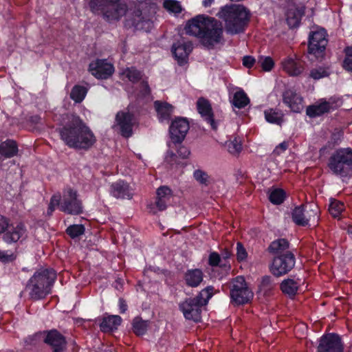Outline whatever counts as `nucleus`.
I'll use <instances>...</instances> for the list:
<instances>
[{
  "mask_svg": "<svg viewBox=\"0 0 352 352\" xmlns=\"http://www.w3.org/2000/svg\"><path fill=\"white\" fill-rule=\"evenodd\" d=\"M300 285V280L298 278H288L283 280L280 285L281 292L290 298L296 296Z\"/></svg>",
  "mask_w": 352,
  "mask_h": 352,
  "instance_id": "28",
  "label": "nucleus"
},
{
  "mask_svg": "<svg viewBox=\"0 0 352 352\" xmlns=\"http://www.w3.org/2000/svg\"><path fill=\"white\" fill-rule=\"evenodd\" d=\"M286 198V192L282 188H276L273 190L270 195L269 200L275 205H280L284 202Z\"/></svg>",
  "mask_w": 352,
  "mask_h": 352,
  "instance_id": "41",
  "label": "nucleus"
},
{
  "mask_svg": "<svg viewBox=\"0 0 352 352\" xmlns=\"http://www.w3.org/2000/svg\"><path fill=\"white\" fill-rule=\"evenodd\" d=\"M213 286H208L194 298H188L179 305L186 320L199 322L201 319V307L208 304L213 295Z\"/></svg>",
  "mask_w": 352,
  "mask_h": 352,
  "instance_id": "4",
  "label": "nucleus"
},
{
  "mask_svg": "<svg viewBox=\"0 0 352 352\" xmlns=\"http://www.w3.org/2000/svg\"><path fill=\"white\" fill-rule=\"evenodd\" d=\"M327 167L335 175L341 177L352 176V148L337 149L329 158Z\"/></svg>",
  "mask_w": 352,
  "mask_h": 352,
  "instance_id": "6",
  "label": "nucleus"
},
{
  "mask_svg": "<svg viewBox=\"0 0 352 352\" xmlns=\"http://www.w3.org/2000/svg\"><path fill=\"white\" fill-rule=\"evenodd\" d=\"M283 68L289 76H297L302 73L305 65L300 60L288 58L283 63Z\"/></svg>",
  "mask_w": 352,
  "mask_h": 352,
  "instance_id": "32",
  "label": "nucleus"
},
{
  "mask_svg": "<svg viewBox=\"0 0 352 352\" xmlns=\"http://www.w3.org/2000/svg\"><path fill=\"white\" fill-rule=\"evenodd\" d=\"M157 6L151 0H140L135 10L124 21V27L134 31L149 32L154 25L153 18Z\"/></svg>",
  "mask_w": 352,
  "mask_h": 352,
  "instance_id": "3",
  "label": "nucleus"
},
{
  "mask_svg": "<svg viewBox=\"0 0 352 352\" xmlns=\"http://www.w3.org/2000/svg\"><path fill=\"white\" fill-rule=\"evenodd\" d=\"M43 336V341L49 345L52 352H64L67 348L65 337L56 329L44 331L41 333Z\"/></svg>",
  "mask_w": 352,
  "mask_h": 352,
  "instance_id": "17",
  "label": "nucleus"
},
{
  "mask_svg": "<svg viewBox=\"0 0 352 352\" xmlns=\"http://www.w3.org/2000/svg\"><path fill=\"white\" fill-rule=\"evenodd\" d=\"M318 208L314 204H301L292 211V220H315L318 217Z\"/></svg>",
  "mask_w": 352,
  "mask_h": 352,
  "instance_id": "22",
  "label": "nucleus"
},
{
  "mask_svg": "<svg viewBox=\"0 0 352 352\" xmlns=\"http://www.w3.org/2000/svg\"><path fill=\"white\" fill-rule=\"evenodd\" d=\"M154 107L160 122L168 121L173 112V106L166 102L156 100L154 102Z\"/></svg>",
  "mask_w": 352,
  "mask_h": 352,
  "instance_id": "29",
  "label": "nucleus"
},
{
  "mask_svg": "<svg viewBox=\"0 0 352 352\" xmlns=\"http://www.w3.org/2000/svg\"><path fill=\"white\" fill-rule=\"evenodd\" d=\"M89 72L98 79H107L114 72V67L105 59H96L89 65Z\"/></svg>",
  "mask_w": 352,
  "mask_h": 352,
  "instance_id": "18",
  "label": "nucleus"
},
{
  "mask_svg": "<svg viewBox=\"0 0 352 352\" xmlns=\"http://www.w3.org/2000/svg\"><path fill=\"white\" fill-rule=\"evenodd\" d=\"M295 265V256L290 252L280 254L273 259L270 267L272 274L279 277L287 274Z\"/></svg>",
  "mask_w": 352,
  "mask_h": 352,
  "instance_id": "11",
  "label": "nucleus"
},
{
  "mask_svg": "<svg viewBox=\"0 0 352 352\" xmlns=\"http://www.w3.org/2000/svg\"><path fill=\"white\" fill-rule=\"evenodd\" d=\"M283 102L294 113H300L302 109L303 98L294 88H287L283 92Z\"/></svg>",
  "mask_w": 352,
  "mask_h": 352,
  "instance_id": "19",
  "label": "nucleus"
},
{
  "mask_svg": "<svg viewBox=\"0 0 352 352\" xmlns=\"http://www.w3.org/2000/svg\"><path fill=\"white\" fill-rule=\"evenodd\" d=\"M197 109L204 120L210 125L212 129L217 130L219 124L214 118V113L210 101L205 98H199L197 101Z\"/></svg>",
  "mask_w": 352,
  "mask_h": 352,
  "instance_id": "20",
  "label": "nucleus"
},
{
  "mask_svg": "<svg viewBox=\"0 0 352 352\" xmlns=\"http://www.w3.org/2000/svg\"><path fill=\"white\" fill-rule=\"evenodd\" d=\"M204 280L203 272L199 269L188 270L184 274V280L188 287H197Z\"/></svg>",
  "mask_w": 352,
  "mask_h": 352,
  "instance_id": "31",
  "label": "nucleus"
},
{
  "mask_svg": "<svg viewBox=\"0 0 352 352\" xmlns=\"http://www.w3.org/2000/svg\"><path fill=\"white\" fill-rule=\"evenodd\" d=\"M60 196L59 195H54L53 196H52L47 210V215H52L56 207H58L60 208Z\"/></svg>",
  "mask_w": 352,
  "mask_h": 352,
  "instance_id": "49",
  "label": "nucleus"
},
{
  "mask_svg": "<svg viewBox=\"0 0 352 352\" xmlns=\"http://www.w3.org/2000/svg\"><path fill=\"white\" fill-rule=\"evenodd\" d=\"M190 129L186 118L178 117L175 118L169 126V135L171 141L175 144L183 142Z\"/></svg>",
  "mask_w": 352,
  "mask_h": 352,
  "instance_id": "16",
  "label": "nucleus"
},
{
  "mask_svg": "<svg viewBox=\"0 0 352 352\" xmlns=\"http://www.w3.org/2000/svg\"><path fill=\"white\" fill-rule=\"evenodd\" d=\"M16 259V255L12 251L0 250V262L6 263L12 262Z\"/></svg>",
  "mask_w": 352,
  "mask_h": 352,
  "instance_id": "50",
  "label": "nucleus"
},
{
  "mask_svg": "<svg viewBox=\"0 0 352 352\" xmlns=\"http://www.w3.org/2000/svg\"><path fill=\"white\" fill-rule=\"evenodd\" d=\"M19 148L16 142L7 139L0 144V155L4 158H12L18 154Z\"/></svg>",
  "mask_w": 352,
  "mask_h": 352,
  "instance_id": "30",
  "label": "nucleus"
},
{
  "mask_svg": "<svg viewBox=\"0 0 352 352\" xmlns=\"http://www.w3.org/2000/svg\"><path fill=\"white\" fill-rule=\"evenodd\" d=\"M116 122L119 127L120 135L129 138L133 135V128L135 124V115L133 112L119 111L116 115Z\"/></svg>",
  "mask_w": 352,
  "mask_h": 352,
  "instance_id": "15",
  "label": "nucleus"
},
{
  "mask_svg": "<svg viewBox=\"0 0 352 352\" xmlns=\"http://www.w3.org/2000/svg\"><path fill=\"white\" fill-rule=\"evenodd\" d=\"M250 102V100L247 94L241 88H238L237 91L234 94L232 104L239 109L245 108Z\"/></svg>",
  "mask_w": 352,
  "mask_h": 352,
  "instance_id": "35",
  "label": "nucleus"
},
{
  "mask_svg": "<svg viewBox=\"0 0 352 352\" xmlns=\"http://www.w3.org/2000/svg\"><path fill=\"white\" fill-rule=\"evenodd\" d=\"M260 287L265 294L270 292L274 287V283L272 278L269 276L263 277Z\"/></svg>",
  "mask_w": 352,
  "mask_h": 352,
  "instance_id": "48",
  "label": "nucleus"
},
{
  "mask_svg": "<svg viewBox=\"0 0 352 352\" xmlns=\"http://www.w3.org/2000/svg\"><path fill=\"white\" fill-rule=\"evenodd\" d=\"M248 253L243 246L242 243L238 242L236 243V258L239 261H242L246 259Z\"/></svg>",
  "mask_w": 352,
  "mask_h": 352,
  "instance_id": "52",
  "label": "nucleus"
},
{
  "mask_svg": "<svg viewBox=\"0 0 352 352\" xmlns=\"http://www.w3.org/2000/svg\"><path fill=\"white\" fill-rule=\"evenodd\" d=\"M343 137V133L341 131L333 132L331 136V141L333 145H338L340 143Z\"/></svg>",
  "mask_w": 352,
  "mask_h": 352,
  "instance_id": "56",
  "label": "nucleus"
},
{
  "mask_svg": "<svg viewBox=\"0 0 352 352\" xmlns=\"http://www.w3.org/2000/svg\"><path fill=\"white\" fill-rule=\"evenodd\" d=\"M60 210L69 214L78 215L83 212L82 201L78 199L77 191L69 188L63 200H60Z\"/></svg>",
  "mask_w": 352,
  "mask_h": 352,
  "instance_id": "12",
  "label": "nucleus"
},
{
  "mask_svg": "<svg viewBox=\"0 0 352 352\" xmlns=\"http://www.w3.org/2000/svg\"><path fill=\"white\" fill-rule=\"evenodd\" d=\"M56 131L60 139L70 148L88 151L97 141L89 126L75 113L63 115L60 126Z\"/></svg>",
  "mask_w": 352,
  "mask_h": 352,
  "instance_id": "1",
  "label": "nucleus"
},
{
  "mask_svg": "<svg viewBox=\"0 0 352 352\" xmlns=\"http://www.w3.org/2000/svg\"><path fill=\"white\" fill-rule=\"evenodd\" d=\"M342 229L346 230L348 234L352 237V223H345L344 226H341Z\"/></svg>",
  "mask_w": 352,
  "mask_h": 352,
  "instance_id": "61",
  "label": "nucleus"
},
{
  "mask_svg": "<svg viewBox=\"0 0 352 352\" xmlns=\"http://www.w3.org/2000/svg\"><path fill=\"white\" fill-rule=\"evenodd\" d=\"M88 89L87 87L80 85H74L70 92V98L76 103H80L85 99Z\"/></svg>",
  "mask_w": 352,
  "mask_h": 352,
  "instance_id": "37",
  "label": "nucleus"
},
{
  "mask_svg": "<svg viewBox=\"0 0 352 352\" xmlns=\"http://www.w3.org/2000/svg\"><path fill=\"white\" fill-rule=\"evenodd\" d=\"M163 7L170 13L175 14H180L182 12V7L179 1L177 0H164Z\"/></svg>",
  "mask_w": 352,
  "mask_h": 352,
  "instance_id": "42",
  "label": "nucleus"
},
{
  "mask_svg": "<svg viewBox=\"0 0 352 352\" xmlns=\"http://www.w3.org/2000/svg\"><path fill=\"white\" fill-rule=\"evenodd\" d=\"M140 93L142 96L147 97L150 96L151 93V88L149 87L148 82L146 80H143L140 82Z\"/></svg>",
  "mask_w": 352,
  "mask_h": 352,
  "instance_id": "54",
  "label": "nucleus"
},
{
  "mask_svg": "<svg viewBox=\"0 0 352 352\" xmlns=\"http://www.w3.org/2000/svg\"><path fill=\"white\" fill-rule=\"evenodd\" d=\"M298 226L305 227L308 225L309 221H295Z\"/></svg>",
  "mask_w": 352,
  "mask_h": 352,
  "instance_id": "63",
  "label": "nucleus"
},
{
  "mask_svg": "<svg viewBox=\"0 0 352 352\" xmlns=\"http://www.w3.org/2000/svg\"><path fill=\"white\" fill-rule=\"evenodd\" d=\"M305 14V6H294L289 8L285 14L286 22L290 28L300 25L301 19Z\"/></svg>",
  "mask_w": 352,
  "mask_h": 352,
  "instance_id": "25",
  "label": "nucleus"
},
{
  "mask_svg": "<svg viewBox=\"0 0 352 352\" xmlns=\"http://www.w3.org/2000/svg\"><path fill=\"white\" fill-rule=\"evenodd\" d=\"M317 352H344L341 338L336 333H327L319 340Z\"/></svg>",
  "mask_w": 352,
  "mask_h": 352,
  "instance_id": "14",
  "label": "nucleus"
},
{
  "mask_svg": "<svg viewBox=\"0 0 352 352\" xmlns=\"http://www.w3.org/2000/svg\"><path fill=\"white\" fill-rule=\"evenodd\" d=\"M208 17V16L199 14L188 20L184 28L186 34L194 36L199 38Z\"/></svg>",
  "mask_w": 352,
  "mask_h": 352,
  "instance_id": "23",
  "label": "nucleus"
},
{
  "mask_svg": "<svg viewBox=\"0 0 352 352\" xmlns=\"http://www.w3.org/2000/svg\"><path fill=\"white\" fill-rule=\"evenodd\" d=\"M344 210V204L342 201L331 199L329 206V212L333 218H336L341 214Z\"/></svg>",
  "mask_w": 352,
  "mask_h": 352,
  "instance_id": "39",
  "label": "nucleus"
},
{
  "mask_svg": "<svg viewBox=\"0 0 352 352\" xmlns=\"http://www.w3.org/2000/svg\"><path fill=\"white\" fill-rule=\"evenodd\" d=\"M328 34L324 28L311 31L308 37L307 52L316 59H322L326 54Z\"/></svg>",
  "mask_w": 352,
  "mask_h": 352,
  "instance_id": "10",
  "label": "nucleus"
},
{
  "mask_svg": "<svg viewBox=\"0 0 352 352\" xmlns=\"http://www.w3.org/2000/svg\"><path fill=\"white\" fill-rule=\"evenodd\" d=\"M85 227L82 224H74L69 226L67 230L66 233L72 239L76 238L85 232Z\"/></svg>",
  "mask_w": 352,
  "mask_h": 352,
  "instance_id": "46",
  "label": "nucleus"
},
{
  "mask_svg": "<svg viewBox=\"0 0 352 352\" xmlns=\"http://www.w3.org/2000/svg\"><path fill=\"white\" fill-rule=\"evenodd\" d=\"M243 65L248 68L250 69L253 67L254 64L256 63V59L252 56H245L242 60Z\"/></svg>",
  "mask_w": 352,
  "mask_h": 352,
  "instance_id": "55",
  "label": "nucleus"
},
{
  "mask_svg": "<svg viewBox=\"0 0 352 352\" xmlns=\"http://www.w3.org/2000/svg\"><path fill=\"white\" fill-rule=\"evenodd\" d=\"M217 16L225 21L226 32L232 35L244 32L250 20V10L243 5L221 7Z\"/></svg>",
  "mask_w": 352,
  "mask_h": 352,
  "instance_id": "2",
  "label": "nucleus"
},
{
  "mask_svg": "<svg viewBox=\"0 0 352 352\" xmlns=\"http://www.w3.org/2000/svg\"><path fill=\"white\" fill-rule=\"evenodd\" d=\"M111 194L117 199H128L133 197L129 184L124 180L119 179L111 184Z\"/></svg>",
  "mask_w": 352,
  "mask_h": 352,
  "instance_id": "24",
  "label": "nucleus"
},
{
  "mask_svg": "<svg viewBox=\"0 0 352 352\" xmlns=\"http://www.w3.org/2000/svg\"><path fill=\"white\" fill-rule=\"evenodd\" d=\"M56 278V273L52 269H45L34 273L28 286L30 296L34 300L45 298L51 292V287Z\"/></svg>",
  "mask_w": 352,
  "mask_h": 352,
  "instance_id": "5",
  "label": "nucleus"
},
{
  "mask_svg": "<svg viewBox=\"0 0 352 352\" xmlns=\"http://www.w3.org/2000/svg\"><path fill=\"white\" fill-rule=\"evenodd\" d=\"M122 318L119 316H109L103 318L100 323V329L103 332H111L118 329L120 325Z\"/></svg>",
  "mask_w": 352,
  "mask_h": 352,
  "instance_id": "33",
  "label": "nucleus"
},
{
  "mask_svg": "<svg viewBox=\"0 0 352 352\" xmlns=\"http://www.w3.org/2000/svg\"><path fill=\"white\" fill-rule=\"evenodd\" d=\"M214 2V0H203L202 5L204 7H210Z\"/></svg>",
  "mask_w": 352,
  "mask_h": 352,
  "instance_id": "62",
  "label": "nucleus"
},
{
  "mask_svg": "<svg viewBox=\"0 0 352 352\" xmlns=\"http://www.w3.org/2000/svg\"><path fill=\"white\" fill-rule=\"evenodd\" d=\"M327 149V146H322L320 151H319V153H320V155H324L325 153V151Z\"/></svg>",
  "mask_w": 352,
  "mask_h": 352,
  "instance_id": "64",
  "label": "nucleus"
},
{
  "mask_svg": "<svg viewBox=\"0 0 352 352\" xmlns=\"http://www.w3.org/2000/svg\"><path fill=\"white\" fill-rule=\"evenodd\" d=\"M89 6L92 12H101L109 22L118 21L127 11L126 4L120 0H90Z\"/></svg>",
  "mask_w": 352,
  "mask_h": 352,
  "instance_id": "7",
  "label": "nucleus"
},
{
  "mask_svg": "<svg viewBox=\"0 0 352 352\" xmlns=\"http://www.w3.org/2000/svg\"><path fill=\"white\" fill-rule=\"evenodd\" d=\"M221 262L220 255L217 252H212L209 255L208 264L212 267H216L219 265Z\"/></svg>",
  "mask_w": 352,
  "mask_h": 352,
  "instance_id": "53",
  "label": "nucleus"
},
{
  "mask_svg": "<svg viewBox=\"0 0 352 352\" xmlns=\"http://www.w3.org/2000/svg\"><path fill=\"white\" fill-rule=\"evenodd\" d=\"M331 74L329 67L319 66L311 69L309 77L314 80H320L328 77Z\"/></svg>",
  "mask_w": 352,
  "mask_h": 352,
  "instance_id": "40",
  "label": "nucleus"
},
{
  "mask_svg": "<svg viewBox=\"0 0 352 352\" xmlns=\"http://www.w3.org/2000/svg\"><path fill=\"white\" fill-rule=\"evenodd\" d=\"M343 52L344 57L342 62V67L345 71L352 72V47H346Z\"/></svg>",
  "mask_w": 352,
  "mask_h": 352,
  "instance_id": "43",
  "label": "nucleus"
},
{
  "mask_svg": "<svg viewBox=\"0 0 352 352\" xmlns=\"http://www.w3.org/2000/svg\"><path fill=\"white\" fill-rule=\"evenodd\" d=\"M149 322L144 320L142 318L137 316L132 322V329L133 333L140 336L146 333L148 327Z\"/></svg>",
  "mask_w": 352,
  "mask_h": 352,
  "instance_id": "36",
  "label": "nucleus"
},
{
  "mask_svg": "<svg viewBox=\"0 0 352 352\" xmlns=\"http://www.w3.org/2000/svg\"><path fill=\"white\" fill-rule=\"evenodd\" d=\"M199 39L205 47L213 49L223 39V30L221 23L213 17H208Z\"/></svg>",
  "mask_w": 352,
  "mask_h": 352,
  "instance_id": "9",
  "label": "nucleus"
},
{
  "mask_svg": "<svg viewBox=\"0 0 352 352\" xmlns=\"http://www.w3.org/2000/svg\"><path fill=\"white\" fill-rule=\"evenodd\" d=\"M242 151V144L236 138L228 144V151L231 154H239Z\"/></svg>",
  "mask_w": 352,
  "mask_h": 352,
  "instance_id": "51",
  "label": "nucleus"
},
{
  "mask_svg": "<svg viewBox=\"0 0 352 352\" xmlns=\"http://www.w3.org/2000/svg\"><path fill=\"white\" fill-rule=\"evenodd\" d=\"M265 120L273 124L281 126L284 122V114L281 110L277 109H268L264 111Z\"/></svg>",
  "mask_w": 352,
  "mask_h": 352,
  "instance_id": "34",
  "label": "nucleus"
},
{
  "mask_svg": "<svg viewBox=\"0 0 352 352\" xmlns=\"http://www.w3.org/2000/svg\"><path fill=\"white\" fill-rule=\"evenodd\" d=\"M191 41H178L172 46V52L179 66H184L188 63V56L192 51Z\"/></svg>",
  "mask_w": 352,
  "mask_h": 352,
  "instance_id": "21",
  "label": "nucleus"
},
{
  "mask_svg": "<svg viewBox=\"0 0 352 352\" xmlns=\"http://www.w3.org/2000/svg\"><path fill=\"white\" fill-rule=\"evenodd\" d=\"M25 232L23 224L20 221H0V234L7 243H15Z\"/></svg>",
  "mask_w": 352,
  "mask_h": 352,
  "instance_id": "13",
  "label": "nucleus"
},
{
  "mask_svg": "<svg viewBox=\"0 0 352 352\" xmlns=\"http://www.w3.org/2000/svg\"><path fill=\"white\" fill-rule=\"evenodd\" d=\"M190 153V150L184 146H180L177 149V154L182 159L188 158Z\"/></svg>",
  "mask_w": 352,
  "mask_h": 352,
  "instance_id": "57",
  "label": "nucleus"
},
{
  "mask_svg": "<svg viewBox=\"0 0 352 352\" xmlns=\"http://www.w3.org/2000/svg\"><path fill=\"white\" fill-rule=\"evenodd\" d=\"M119 307L120 309V313L122 314L124 313L127 310V305L124 299L120 298L119 300Z\"/></svg>",
  "mask_w": 352,
  "mask_h": 352,
  "instance_id": "60",
  "label": "nucleus"
},
{
  "mask_svg": "<svg viewBox=\"0 0 352 352\" xmlns=\"http://www.w3.org/2000/svg\"><path fill=\"white\" fill-rule=\"evenodd\" d=\"M258 63L265 72H270L274 67V61L270 56H260Z\"/></svg>",
  "mask_w": 352,
  "mask_h": 352,
  "instance_id": "47",
  "label": "nucleus"
},
{
  "mask_svg": "<svg viewBox=\"0 0 352 352\" xmlns=\"http://www.w3.org/2000/svg\"><path fill=\"white\" fill-rule=\"evenodd\" d=\"M126 77L133 83H137L142 77V72L134 67H127L124 72Z\"/></svg>",
  "mask_w": 352,
  "mask_h": 352,
  "instance_id": "44",
  "label": "nucleus"
},
{
  "mask_svg": "<svg viewBox=\"0 0 352 352\" xmlns=\"http://www.w3.org/2000/svg\"><path fill=\"white\" fill-rule=\"evenodd\" d=\"M177 155L175 153H173V151H168L167 153H166V161L170 164H176L177 163Z\"/></svg>",
  "mask_w": 352,
  "mask_h": 352,
  "instance_id": "59",
  "label": "nucleus"
},
{
  "mask_svg": "<svg viewBox=\"0 0 352 352\" xmlns=\"http://www.w3.org/2000/svg\"><path fill=\"white\" fill-rule=\"evenodd\" d=\"M155 206L159 210H164L173 197V190L167 186H162L157 189Z\"/></svg>",
  "mask_w": 352,
  "mask_h": 352,
  "instance_id": "26",
  "label": "nucleus"
},
{
  "mask_svg": "<svg viewBox=\"0 0 352 352\" xmlns=\"http://www.w3.org/2000/svg\"><path fill=\"white\" fill-rule=\"evenodd\" d=\"M193 177L201 185L208 186L210 184V176L201 169H197L193 172Z\"/></svg>",
  "mask_w": 352,
  "mask_h": 352,
  "instance_id": "45",
  "label": "nucleus"
},
{
  "mask_svg": "<svg viewBox=\"0 0 352 352\" xmlns=\"http://www.w3.org/2000/svg\"><path fill=\"white\" fill-rule=\"evenodd\" d=\"M289 248V242L285 239H278L272 241L268 247L269 252L272 254H281Z\"/></svg>",
  "mask_w": 352,
  "mask_h": 352,
  "instance_id": "38",
  "label": "nucleus"
},
{
  "mask_svg": "<svg viewBox=\"0 0 352 352\" xmlns=\"http://www.w3.org/2000/svg\"><path fill=\"white\" fill-rule=\"evenodd\" d=\"M288 148V144L286 142H283L280 143L278 146H276L274 150V153L275 155H279L282 153L285 152Z\"/></svg>",
  "mask_w": 352,
  "mask_h": 352,
  "instance_id": "58",
  "label": "nucleus"
},
{
  "mask_svg": "<svg viewBox=\"0 0 352 352\" xmlns=\"http://www.w3.org/2000/svg\"><path fill=\"white\" fill-rule=\"evenodd\" d=\"M230 289V297L232 304L241 305L250 302L254 293L248 287L244 277L238 276L232 278L228 284Z\"/></svg>",
  "mask_w": 352,
  "mask_h": 352,
  "instance_id": "8",
  "label": "nucleus"
},
{
  "mask_svg": "<svg viewBox=\"0 0 352 352\" xmlns=\"http://www.w3.org/2000/svg\"><path fill=\"white\" fill-rule=\"evenodd\" d=\"M331 109V104L326 100L322 99L318 104L307 106L306 109V115L311 118H315L330 112Z\"/></svg>",
  "mask_w": 352,
  "mask_h": 352,
  "instance_id": "27",
  "label": "nucleus"
}]
</instances>
